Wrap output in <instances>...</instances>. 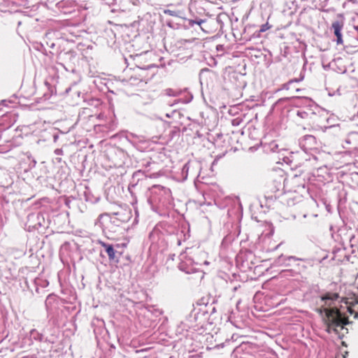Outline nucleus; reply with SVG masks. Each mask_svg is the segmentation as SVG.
<instances>
[{"label":"nucleus","mask_w":358,"mask_h":358,"mask_svg":"<svg viewBox=\"0 0 358 358\" xmlns=\"http://www.w3.org/2000/svg\"><path fill=\"white\" fill-rule=\"evenodd\" d=\"M55 153L57 155H62V150L61 149H56Z\"/></svg>","instance_id":"16"},{"label":"nucleus","mask_w":358,"mask_h":358,"mask_svg":"<svg viewBox=\"0 0 358 358\" xmlns=\"http://www.w3.org/2000/svg\"><path fill=\"white\" fill-rule=\"evenodd\" d=\"M164 14H167V15H171V16H178V13L177 11L171 10H169V9L164 10Z\"/></svg>","instance_id":"10"},{"label":"nucleus","mask_w":358,"mask_h":358,"mask_svg":"<svg viewBox=\"0 0 358 358\" xmlns=\"http://www.w3.org/2000/svg\"><path fill=\"white\" fill-rule=\"evenodd\" d=\"M348 1L352 2V3H356V2H357V1H356V0H348Z\"/></svg>","instance_id":"17"},{"label":"nucleus","mask_w":358,"mask_h":358,"mask_svg":"<svg viewBox=\"0 0 358 358\" xmlns=\"http://www.w3.org/2000/svg\"><path fill=\"white\" fill-rule=\"evenodd\" d=\"M299 82V80L297 79H294V80H289L288 83L284 84L282 85V89L284 90H289L291 86L294 83H298Z\"/></svg>","instance_id":"8"},{"label":"nucleus","mask_w":358,"mask_h":358,"mask_svg":"<svg viewBox=\"0 0 358 358\" xmlns=\"http://www.w3.org/2000/svg\"><path fill=\"white\" fill-rule=\"evenodd\" d=\"M320 314H324V321L326 325V331L329 333L334 332L336 334L339 333L338 328L343 329L344 325L348 324V318L343 315L338 308H329L322 306L317 310Z\"/></svg>","instance_id":"1"},{"label":"nucleus","mask_w":358,"mask_h":358,"mask_svg":"<svg viewBox=\"0 0 358 358\" xmlns=\"http://www.w3.org/2000/svg\"><path fill=\"white\" fill-rule=\"evenodd\" d=\"M268 29H269V27L268 25V24H263L260 29V31H265L266 30H267Z\"/></svg>","instance_id":"13"},{"label":"nucleus","mask_w":358,"mask_h":358,"mask_svg":"<svg viewBox=\"0 0 358 358\" xmlns=\"http://www.w3.org/2000/svg\"><path fill=\"white\" fill-rule=\"evenodd\" d=\"M232 1H233L234 2H235V1H238V0H232Z\"/></svg>","instance_id":"18"},{"label":"nucleus","mask_w":358,"mask_h":358,"mask_svg":"<svg viewBox=\"0 0 358 358\" xmlns=\"http://www.w3.org/2000/svg\"><path fill=\"white\" fill-rule=\"evenodd\" d=\"M296 115L297 116L300 117L301 118H303V119H306L309 116V113L305 110H299L297 111L296 113Z\"/></svg>","instance_id":"9"},{"label":"nucleus","mask_w":358,"mask_h":358,"mask_svg":"<svg viewBox=\"0 0 358 358\" xmlns=\"http://www.w3.org/2000/svg\"><path fill=\"white\" fill-rule=\"evenodd\" d=\"M110 222L115 224V225L118 226L121 224V222H118L117 219L115 218V214L113 213V215L110 217Z\"/></svg>","instance_id":"12"},{"label":"nucleus","mask_w":358,"mask_h":358,"mask_svg":"<svg viewBox=\"0 0 358 358\" xmlns=\"http://www.w3.org/2000/svg\"><path fill=\"white\" fill-rule=\"evenodd\" d=\"M205 22H206V20H200L199 21H194L193 22V23L197 24L199 25H201V24L205 23Z\"/></svg>","instance_id":"15"},{"label":"nucleus","mask_w":358,"mask_h":358,"mask_svg":"<svg viewBox=\"0 0 358 358\" xmlns=\"http://www.w3.org/2000/svg\"><path fill=\"white\" fill-rule=\"evenodd\" d=\"M343 24L338 21L334 22L331 24V28L334 30V33L336 36L337 44L343 43L341 30L343 29Z\"/></svg>","instance_id":"5"},{"label":"nucleus","mask_w":358,"mask_h":358,"mask_svg":"<svg viewBox=\"0 0 358 358\" xmlns=\"http://www.w3.org/2000/svg\"><path fill=\"white\" fill-rule=\"evenodd\" d=\"M101 245L104 248L108 256L110 261L118 262V257L116 256L117 251L114 249L113 245L100 241Z\"/></svg>","instance_id":"4"},{"label":"nucleus","mask_w":358,"mask_h":358,"mask_svg":"<svg viewBox=\"0 0 358 358\" xmlns=\"http://www.w3.org/2000/svg\"><path fill=\"white\" fill-rule=\"evenodd\" d=\"M316 144V138L313 135H306L299 140L301 148L306 152L314 149Z\"/></svg>","instance_id":"3"},{"label":"nucleus","mask_w":358,"mask_h":358,"mask_svg":"<svg viewBox=\"0 0 358 358\" xmlns=\"http://www.w3.org/2000/svg\"><path fill=\"white\" fill-rule=\"evenodd\" d=\"M338 299V294L326 292L320 296V302L322 304V306L327 307L329 308H337L334 305Z\"/></svg>","instance_id":"2"},{"label":"nucleus","mask_w":358,"mask_h":358,"mask_svg":"<svg viewBox=\"0 0 358 358\" xmlns=\"http://www.w3.org/2000/svg\"><path fill=\"white\" fill-rule=\"evenodd\" d=\"M242 122V120L238 118V117H236L235 119H234L231 122V124L233 126H235V127H237L240 124V123Z\"/></svg>","instance_id":"11"},{"label":"nucleus","mask_w":358,"mask_h":358,"mask_svg":"<svg viewBox=\"0 0 358 358\" xmlns=\"http://www.w3.org/2000/svg\"><path fill=\"white\" fill-rule=\"evenodd\" d=\"M287 259L288 260H294V261H296V260H303L302 259H300V258H297L294 256H289Z\"/></svg>","instance_id":"14"},{"label":"nucleus","mask_w":358,"mask_h":358,"mask_svg":"<svg viewBox=\"0 0 358 358\" xmlns=\"http://www.w3.org/2000/svg\"><path fill=\"white\" fill-rule=\"evenodd\" d=\"M115 218L121 223L127 222L131 217V212L129 210H122L120 212L114 213Z\"/></svg>","instance_id":"6"},{"label":"nucleus","mask_w":358,"mask_h":358,"mask_svg":"<svg viewBox=\"0 0 358 358\" xmlns=\"http://www.w3.org/2000/svg\"><path fill=\"white\" fill-rule=\"evenodd\" d=\"M30 336L34 339L41 341L43 340V335L40 334L38 331L36 329H31L30 331Z\"/></svg>","instance_id":"7"}]
</instances>
